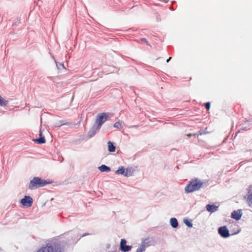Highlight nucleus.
Listing matches in <instances>:
<instances>
[{
  "mask_svg": "<svg viewBox=\"0 0 252 252\" xmlns=\"http://www.w3.org/2000/svg\"><path fill=\"white\" fill-rule=\"evenodd\" d=\"M48 184V182L46 180L41 179L39 177H34L30 181L29 188L30 189H33L39 187H44Z\"/></svg>",
  "mask_w": 252,
  "mask_h": 252,
  "instance_id": "2",
  "label": "nucleus"
},
{
  "mask_svg": "<svg viewBox=\"0 0 252 252\" xmlns=\"http://www.w3.org/2000/svg\"><path fill=\"white\" fill-rule=\"evenodd\" d=\"M203 185V183L198 179H194L189 182L185 189L187 193L192 192L199 190Z\"/></svg>",
  "mask_w": 252,
  "mask_h": 252,
  "instance_id": "1",
  "label": "nucleus"
},
{
  "mask_svg": "<svg viewBox=\"0 0 252 252\" xmlns=\"http://www.w3.org/2000/svg\"><path fill=\"white\" fill-rule=\"evenodd\" d=\"M140 40L142 42H144L145 43H146L147 45H148V41L146 40V39H145V38H142L140 39Z\"/></svg>",
  "mask_w": 252,
  "mask_h": 252,
  "instance_id": "20",
  "label": "nucleus"
},
{
  "mask_svg": "<svg viewBox=\"0 0 252 252\" xmlns=\"http://www.w3.org/2000/svg\"><path fill=\"white\" fill-rule=\"evenodd\" d=\"M39 139H36L33 140L34 142L38 144H41L45 143L46 142V140H45L44 136L43 135L42 130L41 129L39 131Z\"/></svg>",
  "mask_w": 252,
  "mask_h": 252,
  "instance_id": "8",
  "label": "nucleus"
},
{
  "mask_svg": "<svg viewBox=\"0 0 252 252\" xmlns=\"http://www.w3.org/2000/svg\"><path fill=\"white\" fill-rule=\"evenodd\" d=\"M171 57H169V59H168L167 60H166V62L168 63L169 62V61L171 60Z\"/></svg>",
  "mask_w": 252,
  "mask_h": 252,
  "instance_id": "22",
  "label": "nucleus"
},
{
  "mask_svg": "<svg viewBox=\"0 0 252 252\" xmlns=\"http://www.w3.org/2000/svg\"><path fill=\"white\" fill-rule=\"evenodd\" d=\"M205 107L207 109V110H209L210 108V102H207L205 104Z\"/></svg>",
  "mask_w": 252,
  "mask_h": 252,
  "instance_id": "19",
  "label": "nucleus"
},
{
  "mask_svg": "<svg viewBox=\"0 0 252 252\" xmlns=\"http://www.w3.org/2000/svg\"><path fill=\"white\" fill-rule=\"evenodd\" d=\"M206 209L208 212L213 213L218 210V207L215 205L208 204L206 205Z\"/></svg>",
  "mask_w": 252,
  "mask_h": 252,
  "instance_id": "11",
  "label": "nucleus"
},
{
  "mask_svg": "<svg viewBox=\"0 0 252 252\" xmlns=\"http://www.w3.org/2000/svg\"><path fill=\"white\" fill-rule=\"evenodd\" d=\"M184 222L188 226L191 227L192 226V224L188 220H185L184 221Z\"/></svg>",
  "mask_w": 252,
  "mask_h": 252,
  "instance_id": "18",
  "label": "nucleus"
},
{
  "mask_svg": "<svg viewBox=\"0 0 252 252\" xmlns=\"http://www.w3.org/2000/svg\"><path fill=\"white\" fill-rule=\"evenodd\" d=\"M196 134H191V133H189V134H187V136H188V137H190L192 135H196Z\"/></svg>",
  "mask_w": 252,
  "mask_h": 252,
  "instance_id": "21",
  "label": "nucleus"
},
{
  "mask_svg": "<svg viewBox=\"0 0 252 252\" xmlns=\"http://www.w3.org/2000/svg\"><path fill=\"white\" fill-rule=\"evenodd\" d=\"M148 239H145L143 241L142 244L141 245L140 247L138 248L136 252H143L145 251V248L147 246H148L149 245L148 242Z\"/></svg>",
  "mask_w": 252,
  "mask_h": 252,
  "instance_id": "10",
  "label": "nucleus"
},
{
  "mask_svg": "<svg viewBox=\"0 0 252 252\" xmlns=\"http://www.w3.org/2000/svg\"><path fill=\"white\" fill-rule=\"evenodd\" d=\"M23 206L30 207L33 203V199L30 196H25L24 198L22 199L20 201Z\"/></svg>",
  "mask_w": 252,
  "mask_h": 252,
  "instance_id": "4",
  "label": "nucleus"
},
{
  "mask_svg": "<svg viewBox=\"0 0 252 252\" xmlns=\"http://www.w3.org/2000/svg\"><path fill=\"white\" fill-rule=\"evenodd\" d=\"M242 215L241 210H238L237 211H234L231 214V217L238 220H239Z\"/></svg>",
  "mask_w": 252,
  "mask_h": 252,
  "instance_id": "9",
  "label": "nucleus"
},
{
  "mask_svg": "<svg viewBox=\"0 0 252 252\" xmlns=\"http://www.w3.org/2000/svg\"><path fill=\"white\" fill-rule=\"evenodd\" d=\"M106 120L107 115L106 113H102L97 115L95 122L98 124L99 128Z\"/></svg>",
  "mask_w": 252,
  "mask_h": 252,
  "instance_id": "5",
  "label": "nucleus"
},
{
  "mask_svg": "<svg viewBox=\"0 0 252 252\" xmlns=\"http://www.w3.org/2000/svg\"><path fill=\"white\" fill-rule=\"evenodd\" d=\"M114 126L116 128H117L118 129H121V124L119 122H117L114 124Z\"/></svg>",
  "mask_w": 252,
  "mask_h": 252,
  "instance_id": "17",
  "label": "nucleus"
},
{
  "mask_svg": "<svg viewBox=\"0 0 252 252\" xmlns=\"http://www.w3.org/2000/svg\"><path fill=\"white\" fill-rule=\"evenodd\" d=\"M247 202L249 206H252V194L248 195Z\"/></svg>",
  "mask_w": 252,
  "mask_h": 252,
  "instance_id": "16",
  "label": "nucleus"
},
{
  "mask_svg": "<svg viewBox=\"0 0 252 252\" xmlns=\"http://www.w3.org/2000/svg\"><path fill=\"white\" fill-rule=\"evenodd\" d=\"M99 170L101 172H108L110 171L109 167L105 165H102L98 167Z\"/></svg>",
  "mask_w": 252,
  "mask_h": 252,
  "instance_id": "13",
  "label": "nucleus"
},
{
  "mask_svg": "<svg viewBox=\"0 0 252 252\" xmlns=\"http://www.w3.org/2000/svg\"><path fill=\"white\" fill-rule=\"evenodd\" d=\"M108 150L110 152H114L115 151V146H114L113 143L111 141L108 142Z\"/></svg>",
  "mask_w": 252,
  "mask_h": 252,
  "instance_id": "14",
  "label": "nucleus"
},
{
  "mask_svg": "<svg viewBox=\"0 0 252 252\" xmlns=\"http://www.w3.org/2000/svg\"><path fill=\"white\" fill-rule=\"evenodd\" d=\"M8 103L7 100H6L1 95H0V106H3L6 105Z\"/></svg>",
  "mask_w": 252,
  "mask_h": 252,
  "instance_id": "15",
  "label": "nucleus"
},
{
  "mask_svg": "<svg viewBox=\"0 0 252 252\" xmlns=\"http://www.w3.org/2000/svg\"><path fill=\"white\" fill-rule=\"evenodd\" d=\"M218 232L223 238L228 237L230 235L229 231L225 226L220 227L219 228Z\"/></svg>",
  "mask_w": 252,
  "mask_h": 252,
  "instance_id": "7",
  "label": "nucleus"
},
{
  "mask_svg": "<svg viewBox=\"0 0 252 252\" xmlns=\"http://www.w3.org/2000/svg\"><path fill=\"white\" fill-rule=\"evenodd\" d=\"M171 226L174 228H176L178 225L177 220L176 218H171L170 220Z\"/></svg>",
  "mask_w": 252,
  "mask_h": 252,
  "instance_id": "12",
  "label": "nucleus"
},
{
  "mask_svg": "<svg viewBox=\"0 0 252 252\" xmlns=\"http://www.w3.org/2000/svg\"><path fill=\"white\" fill-rule=\"evenodd\" d=\"M126 241L125 239H122L120 242L119 250L122 252H126L131 249V246L126 245Z\"/></svg>",
  "mask_w": 252,
  "mask_h": 252,
  "instance_id": "6",
  "label": "nucleus"
},
{
  "mask_svg": "<svg viewBox=\"0 0 252 252\" xmlns=\"http://www.w3.org/2000/svg\"><path fill=\"white\" fill-rule=\"evenodd\" d=\"M116 174L123 175L126 177H128L132 175V170L130 168L125 169L124 167L121 166L119 169L116 171Z\"/></svg>",
  "mask_w": 252,
  "mask_h": 252,
  "instance_id": "3",
  "label": "nucleus"
}]
</instances>
